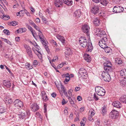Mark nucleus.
<instances>
[{
  "label": "nucleus",
  "mask_w": 126,
  "mask_h": 126,
  "mask_svg": "<svg viewBox=\"0 0 126 126\" xmlns=\"http://www.w3.org/2000/svg\"><path fill=\"white\" fill-rule=\"evenodd\" d=\"M24 46L26 49V52L29 56L31 58H32L33 57L32 52L30 47L26 44H24Z\"/></svg>",
  "instance_id": "10"
},
{
  "label": "nucleus",
  "mask_w": 126,
  "mask_h": 126,
  "mask_svg": "<svg viewBox=\"0 0 126 126\" xmlns=\"http://www.w3.org/2000/svg\"><path fill=\"white\" fill-rule=\"evenodd\" d=\"M63 66V65L62 63L60 64H59V65L57 66L58 68H60L62 67Z\"/></svg>",
  "instance_id": "56"
},
{
  "label": "nucleus",
  "mask_w": 126,
  "mask_h": 126,
  "mask_svg": "<svg viewBox=\"0 0 126 126\" xmlns=\"http://www.w3.org/2000/svg\"><path fill=\"white\" fill-rule=\"evenodd\" d=\"M93 23L94 25L98 26L100 24V21L99 18H95L93 20Z\"/></svg>",
  "instance_id": "24"
},
{
  "label": "nucleus",
  "mask_w": 126,
  "mask_h": 126,
  "mask_svg": "<svg viewBox=\"0 0 126 126\" xmlns=\"http://www.w3.org/2000/svg\"><path fill=\"white\" fill-rule=\"evenodd\" d=\"M101 30L99 28H96V32L99 33L100 32Z\"/></svg>",
  "instance_id": "62"
},
{
  "label": "nucleus",
  "mask_w": 126,
  "mask_h": 126,
  "mask_svg": "<svg viewBox=\"0 0 126 126\" xmlns=\"http://www.w3.org/2000/svg\"><path fill=\"white\" fill-rule=\"evenodd\" d=\"M37 64V60H34L33 63L32 65L34 67H36Z\"/></svg>",
  "instance_id": "51"
},
{
  "label": "nucleus",
  "mask_w": 126,
  "mask_h": 126,
  "mask_svg": "<svg viewBox=\"0 0 126 126\" xmlns=\"http://www.w3.org/2000/svg\"><path fill=\"white\" fill-rule=\"evenodd\" d=\"M104 70L109 71V72H113V69L112 67V65L110 61H107L104 63Z\"/></svg>",
  "instance_id": "2"
},
{
  "label": "nucleus",
  "mask_w": 126,
  "mask_h": 126,
  "mask_svg": "<svg viewBox=\"0 0 126 126\" xmlns=\"http://www.w3.org/2000/svg\"><path fill=\"white\" fill-rule=\"evenodd\" d=\"M62 77L63 78L65 77L66 78H67L69 79V78H70V75L68 73L65 74H63L62 75Z\"/></svg>",
  "instance_id": "40"
},
{
  "label": "nucleus",
  "mask_w": 126,
  "mask_h": 126,
  "mask_svg": "<svg viewBox=\"0 0 126 126\" xmlns=\"http://www.w3.org/2000/svg\"><path fill=\"white\" fill-rule=\"evenodd\" d=\"M58 58V57L57 56L54 57L52 59L53 61H55L56 60H57Z\"/></svg>",
  "instance_id": "58"
},
{
  "label": "nucleus",
  "mask_w": 126,
  "mask_h": 126,
  "mask_svg": "<svg viewBox=\"0 0 126 126\" xmlns=\"http://www.w3.org/2000/svg\"><path fill=\"white\" fill-rule=\"evenodd\" d=\"M61 88L62 91H63L64 95L66 97H68L67 92L66 91V90L65 87L62 84H61Z\"/></svg>",
  "instance_id": "25"
},
{
  "label": "nucleus",
  "mask_w": 126,
  "mask_h": 126,
  "mask_svg": "<svg viewBox=\"0 0 126 126\" xmlns=\"http://www.w3.org/2000/svg\"><path fill=\"white\" fill-rule=\"evenodd\" d=\"M33 27L37 30L38 31V35L40 39V36H41V37H42V38H43L44 37V36H43V34L40 31L39 28L37 26L35 25V24L34 25V26H33Z\"/></svg>",
  "instance_id": "21"
},
{
  "label": "nucleus",
  "mask_w": 126,
  "mask_h": 126,
  "mask_svg": "<svg viewBox=\"0 0 126 126\" xmlns=\"http://www.w3.org/2000/svg\"><path fill=\"white\" fill-rule=\"evenodd\" d=\"M120 75L122 77L126 79V69L122 70L120 71Z\"/></svg>",
  "instance_id": "23"
},
{
  "label": "nucleus",
  "mask_w": 126,
  "mask_h": 126,
  "mask_svg": "<svg viewBox=\"0 0 126 126\" xmlns=\"http://www.w3.org/2000/svg\"><path fill=\"white\" fill-rule=\"evenodd\" d=\"M3 39L4 40V41L6 42L8 44H9L10 45H12V44H11V42L9 40H8V39Z\"/></svg>",
  "instance_id": "49"
},
{
  "label": "nucleus",
  "mask_w": 126,
  "mask_h": 126,
  "mask_svg": "<svg viewBox=\"0 0 126 126\" xmlns=\"http://www.w3.org/2000/svg\"><path fill=\"white\" fill-rule=\"evenodd\" d=\"M25 112V111H22L18 114L19 117L20 119H23L26 116Z\"/></svg>",
  "instance_id": "29"
},
{
  "label": "nucleus",
  "mask_w": 126,
  "mask_h": 126,
  "mask_svg": "<svg viewBox=\"0 0 126 126\" xmlns=\"http://www.w3.org/2000/svg\"><path fill=\"white\" fill-rule=\"evenodd\" d=\"M80 45L83 47H86L88 44V40L86 37H80L79 40Z\"/></svg>",
  "instance_id": "4"
},
{
  "label": "nucleus",
  "mask_w": 126,
  "mask_h": 126,
  "mask_svg": "<svg viewBox=\"0 0 126 126\" xmlns=\"http://www.w3.org/2000/svg\"><path fill=\"white\" fill-rule=\"evenodd\" d=\"M43 21V22L45 23H47V21L45 18H42Z\"/></svg>",
  "instance_id": "60"
},
{
  "label": "nucleus",
  "mask_w": 126,
  "mask_h": 126,
  "mask_svg": "<svg viewBox=\"0 0 126 126\" xmlns=\"http://www.w3.org/2000/svg\"><path fill=\"white\" fill-rule=\"evenodd\" d=\"M93 47L91 43H90L89 41L88 45L87 46V48L86 50V52H91L92 50Z\"/></svg>",
  "instance_id": "16"
},
{
  "label": "nucleus",
  "mask_w": 126,
  "mask_h": 126,
  "mask_svg": "<svg viewBox=\"0 0 126 126\" xmlns=\"http://www.w3.org/2000/svg\"><path fill=\"white\" fill-rule=\"evenodd\" d=\"M91 12L95 15L98 13L99 10V7L96 6H93L91 9Z\"/></svg>",
  "instance_id": "14"
},
{
  "label": "nucleus",
  "mask_w": 126,
  "mask_h": 126,
  "mask_svg": "<svg viewBox=\"0 0 126 126\" xmlns=\"http://www.w3.org/2000/svg\"><path fill=\"white\" fill-rule=\"evenodd\" d=\"M44 112L45 113L47 112V106L46 105H45L44 106Z\"/></svg>",
  "instance_id": "54"
},
{
  "label": "nucleus",
  "mask_w": 126,
  "mask_h": 126,
  "mask_svg": "<svg viewBox=\"0 0 126 126\" xmlns=\"http://www.w3.org/2000/svg\"><path fill=\"white\" fill-rule=\"evenodd\" d=\"M107 109L105 106H104L102 108V113L103 114H105L106 112Z\"/></svg>",
  "instance_id": "43"
},
{
  "label": "nucleus",
  "mask_w": 126,
  "mask_h": 126,
  "mask_svg": "<svg viewBox=\"0 0 126 126\" xmlns=\"http://www.w3.org/2000/svg\"><path fill=\"white\" fill-rule=\"evenodd\" d=\"M14 106L18 109L22 108L23 106V102L18 99H16L14 102Z\"/></svg>",
  "instance_id": "7"
},
{
  "label": "nucleus",
  "mask_w": 126,
  "mask_h": 126,
  "mask_svg": "<svg viewBox=\"0 0 126 126\" xmlns=\"http://www.w3.org/2000/svg\"><path fill=\"white\" fill-rule=\"evenodd\" d=\"M2 18L4 20H7L10 18V17L8 15H4L2 16Z\"/></svg>",
  "instance_id": "35"
},
{
  "label": "nucleus",
  "mask_w": 126,
  "mask_h": 126,
  "mask_svg": "<svg viewBox=\"0 0 126 126\" xmlns=\"http://www.w3.org/2000/svg\"><path fill=\"white\" fill-rule=\"evenodd\" d=\"M82 29L83 32L86 33V35L89 37H90L89 33L90 27L89 26L86 24H84L82 26Z\"/></svg>",
  "instance_id": "9"
},
{
  "label": "nucleus",
  "mask_w": 126,
  "mask_h": 126,
  "mask_svg": "<svg viewBox=\"0 0 126 126\" xmlns=\"http://www.w3.org/2000/svg\"><path fill=\"white\" fill-rule=\"evenodd\" d=\"M124 9L123 7L118 6H115L113 8V12L115 13H120L122 12Z\"/></svg>",
  "instance_id": "11"
},
{
  "label": "nucleus",
  "mask_w": 126,
  "mask_h": 126,
  "mask_svg": "<svg viewBox=\"0 0 126 126\" xmlns=\"http://www.w3.org/2000/svg\"><path fill=\"white\" fill-rule=\"evenodd\" d=\"M112 105L114 107L117 108H121L122 106L121 103L118 101H116L112 103Z\"/></svg>",
  "instance_id": "18"
},
{
  "label": "nucleus",
  "mask_w": 126,
  "mask_h": 126,
  "mask_svg": "<svg viewBox=\"0 0 126 126\" xmlns=\"http://www.w3.org/2000/svg\"><path fill=\"white\" fill-rule=\"evenodd\" d=\"M80 89V88L79 87H76L75 88V91L76 92L79 91Z\"/></svg>",
  "instance_id": "61"
},
{
  "label": "nucleus",
  "mask_w": 126,
  "mask_h": 126,
  "mask_svg": "<svg viewBox=\"0 0 126 126\" xmlns=\"http://www.w3.org/2000/svg\"><path fill=\"white\" fill-rule=\"evenodd\" d=\"M63 3L62 0H55L54 4L57 7H60L62 6Z\"/></svg>",
  "instance_id": "15"
},
{
  "label": "nucleus",
  "mask_w": 126,
  "mask_h": 126,
  "mask_svg": "<svg viewBox=\"0 0 126 126\" xmlns=\"http://www.w3.org/2000/svg\"><path fill=\"white\" fill-rule=\"evenodd\" d=\"M64 3L68 5H71L73 3L72 0H63Z\"/></svg>",
  "instance_id": "26"
},
{
  "label": "nucleus",
  "mask_w": 126,
  "mask_h": 126,
  "mask_svg": "<svg viewBox=\"0 0 126 126\" xmlns=\"http://www.w3.org/2000/svg\"><path fill=\"white\" fill-rule=\"evenodd\" d=\"M21 29L22 33L26 32L27 29L25 28H22Z\"/></svg>",
  "instance_id": "59"
},
{
  "label": "nucleus",
  "mask_w": 126,
  "mask_h": 126,
  "mask_svg": "<svg viewBox=\"0 0 126 126\" xmlns=\"http://www.w3.org/2000/svg\"><path fill=\"white\" fill-rule=\"evenodd\" d=\"M104 125L105 126H110V122L109 120H106L104 122Z\"/></svg>",
  "instance_id": "33"
},
{
  "label": "nucleus",
  "mask_w": 126,
  "mask_h": 126,
  "mask_svg": "<svg viewBox=\"0 0 126 126\" xmlns=\"http://www.w3.org/2000/svg\"><path fill=\"white\" fill-rule=\"evenodd\" d=\"M119 100L122 103H126V95L122 96L120 98Z\"/></svg>",
  "instance_id": "28"
},
{
  "label": "nucleus",
  "mask_w": 126,
  "mask_h": 126,
  "mask_svg": "<svg viewBox=\"0 0 126 126\" xmlns=\"http://www.w3.org/2000/svg\"><path fill=\"white\" fill-rule=\"evenodd\" d=\"M13 102V100L11 98H9V99L8 100L7 102L9 104H11Z\"/></svg>",
  "instance_id": "53"
},
{
  "label": "nucleus",
  "mask_w": 126,
  "mask_h": 126,
  "mask_svg": "<svg viewBox=\"0 0 126 126\" xmlns=\"http://www.w3.org/2000/svg\"><path fill=\"white\" fill-rule=\"evenodd\" d=\"M28 22L32 26H34V25L35 24L31 20H28Z\"/></svg>",
  "instance_id": "50"
},
{
  "label": "nucleus",
  "mask_w": 126,
  "mask_h": 126,
  "mask_svg": "<svg viewBox=\"0 0 126 126\" xmlns=\"http://www.w3.org/2000/svg\"><path fill=\"white\" fill-rule=\"evenodd\" d=\"M94 100L96 101H97L99 99V98L98 97L97 95L95 93H94Z\"/></svg>",
  "instance_id": "48"
},
{
  "label": "nucleus",
  "mask_w": 126,
  "mask_h": 126,
  "mask_svg": "<svg viewBox=\"0 0 126 126\" xmlns=\"http://www.w3.org/2000/svg\"><path fill=\"white\" fill-rule=\"evenodd\" d=\"M6 111V109L5 107H4L3 106H0V113H3Z\"/></svg>",
  "instance_id": "34"
},
{
  "label": "nucleus",
  "mask_w": 126,
  "mask_h": 126,
  "mask_svg": "<svg viewBox=\"0 0 126 126\" xmlns=\"http://www.w3.org/2000/svg\"><path fill=\"white\" fill-rule=\"evenodd\" d=\"M57 37L62 42L63 45H64V44H65V40L63 36L58 34L57 35Z\"/></svg>",
  "instance_id": "20"
},
{
  "label": "nucleus",
  "mask_w": 126,
  "mask_h": 126,
  "mask_svg": "<svg viewBox=\"0 0 126 126\" xmlns=\"http://www.w3.org/2000/svg\"><path fill=\"white\" fill-rule=\"evenodd\" d=\"M77 100L79 101H80L81 100L82 98L80 96H78L77 97Z\"/></svg>",
  "instance_id": "63"
},
{
  "label": "nucleus",
  "mask_w": 126,
  "mask_h": 126,
  "mask_svg": "<svg viewBox=\"0 0 126 126\" xmlns=\"http://www.w3.org/2000/svg\"><path fill=\"white\" fill-rule=\"evenodd\" d=\"M68 98L69 101L71 104L73 106V105L74 104V102L73 100L71 98V97L70 96H68Z\"/></svg>",
  "instance_id": "37"
},
{
  "label": "nucleus",
  "mask_w": 126,
  "mask_h": 126,
  "mask_svg": "<svg viewBox=\"0 0 126 126\" xmlns=\"http://www.w3.org/2000/svg\"><path fill=\"white\" fill-rule=\"evenodd\" d=\"M86 70L84 68H80L79 71L78 76L79 78L83 79L86 78L87 74Z\"/></svg>",
  "instance_id": "3"
},
{
  "label": "nucleus",
  "mask_w": 126,
  "mask_h": 126,
  "mask_svg": "<svg viewBox=\"0 0 126 126\" xmlns=\"http://www.w3.org/2000/svg\"><path fill=\"white\" fill-rule=\"evenodd\" d=\"M65 53L67 56L70 55L72 54V51L70 48H67L65 49Z\"/></svg>",
  "instance_id": "27"
},
{
  "label": "nucleus",
  "mask_w": 126,
  "mask_h": 126,
  "mask_svg": "<svg viewBox=\"0 0 126 126\" xmlns=\"http://www.w3.org/2000/svg\"><path fill=\"white\" fill-rule=\"evenodd\" d=\"M15 39L16 41L19 42L20 40V37H16L15 38Z\"/></svg>",
  "instance_id": "64"
},
{
  "label": "nucleus",
  "mask_w": 126,
  "mask_h": 126,
  "mask_svg": "<svg viewBox=\"0 0 126 126\" xmlns=\"http://www.w3.org/2000/svg\"><path fill=\"white\" fill-rule=\"evenodd\" d=\"M84 59L88 62H90L91 61V58L88 54H85L84 56Z\"/></svg>",
  "instance_id": "30"
},
{
  "label": "nucleus",
  "mask_w": 126,
  "mask_h": 126,
  "mask_svg": "<svg viewBox=\"0 0 126 126\" xmlns=\"http://www.w3.org/2000/svg\"><path fill=\"white\" fill-rule=\"evenodd\" d=\"M42 97L43 101L44 102H46L47 101L48 99L47 95L44 96H42Z\"/></svg>",
  "instance_id": "38"
},
{
  "label": "nucleus",
  "mask_w": 126,
  "mask_h": 126,
  "mask_svg": "<svg viewBox=\"0 0 126 126\" xmlns=\"http://www.w3.org/2000/svg\"><path fill=\"white\" fill-rule=\"evenodd\" d=\"M87 121V119L85 117H84L80 122V125L81 126H84L85 123Z\"/></svg>",
  "instance_id": "31"
},
{
  "label": "nucleus",
  "mask_w": 126,
  "mask_h": 126,
  "mask_svg": "<svg viewBox=\"0 0 126 126\" xmlns=\"http://www.w3.org/2000/svg\"><path fill=\"white\" fill-rule=\"evenodd\" d=\"M108 39L107 38H102L99 42L98 44L100 47L103 48H104L106 47Z\"/></svg>",
  "instance_id": "6"
},
{
  "label": "nucleus",
  "mask_w": 126,
  "mask_h": 126,
  "mask_svg": "<svg viewBox=\"0 0 126 126\" xmlns=\"http://www.w3.org/2000/svg\"><path fill=\"white\" fill-rule=\"evenodd\" d=\"M118 111L114 110H112L109 114V117L112 119L117 118L118 116Z\"/></svg>",
  "instance_id": "8"
},
{
  "label": "nucleus",
  "mask_w": 126,
  "mask_h": 126,
  "mask_svg": "<svg viewBox=\"0 0 126 126\" xmlns=\"http://www.w3.org/2000/svg\"><path fill=\"white\" fill-rule=\"evenodd\" d=\"M26 25L27 26V28L28 29L31 31L32 32L33 30V29L28 24L26 23Z\"/></svg>",
  "instance_id": "41"
},
{
  "label": "nucleus",
  "mask_w": 126,
  "mask_h": 126,
  "mask_svg": "<svg viewBox=\"0 0 126 126\" xmlns=\"http://www.w3.org/2000/svg\"><path fill=\"white\" fill-rule=\"evenodd\" d=\"M113 72H110L109 71L104 70L102 72L101 74L103 79L106 81L109 82L111 79L110 76L111 73Z\"/></svg>",
  "instance_id": "1"
},
{
  "label": "nucleus",
  "mask_w": 126,
  "mask_h": 126,
  "mask_svg": "<svg viewBox=\"0 0 126 126\" xmlns=\"http://www.w3.org/2000/svg\"><path fill=\"white\" fill-rule=\"evenodd\" d=\"M40 39L41 43L45 47V49L47 52H49V50L48 48V47L47 45V41L45 40V38L44 37L42 38V37L41 36L40 37Z\"/></svg>",
  "instance_id": "12"
},
{
  "label": "nucleus",
  "mask_w": 126,
  "mask_h": 126,
  "mask_svg": "<svg viewBox=\"0 0 126 126\" xmlns=\"http://www.w3.org/2000/svg\"><path fill=\"white\" fill-rule=\"evenodd\" d=\"M104 49H105V52L107 53H109L111 49V48L110 47L107 46H106V47Z\"/></svg>",
  "instance_id": "36"
},
{
  "label": "nucleus",
  "mask_w": 126,
  "mask_h": 126,
  "mask_svg": "<svg viewBox=\"0 0 126 126\" xmlns=\"http://www.w3.org/2000/svg\"><path fill=\"white\" fill-rule=\"evenodd\" d=\"M17 24V22L16 21H12L10 23V25L13 26H16Z\"/></svg>",
  "instance_id": "44"
},
{
  "label": "nucleus",
  "mask_w": 126,
  "mask_h": 126,
  "mask_svg": "<svg viewBox=\"0 0 126 126\" xmlns=\"http://www.w3.org/2000/svg\"><path fill=\"white\" fill-rule=\"evenodd\" d=\"M26 66H27V68H28L29 69H30L32 68V65L29 63L26 64Z\"/></svg>",
  "instance_id": "46"
},
{
  "label": "nucleus",
  "mask_w": 126,
  "mask_h": 126,
  "mask_svg": "<svg viewBox=\"0 0 126 126\" xmlns=\"http://www.w3.org/2000/svg\"><path fill=\"white\" fill-rule=\"evenodd\" d=\"M3 32L4 33L7 35H9L10 34V32L9 31L6 29H4L3 31Z\"/></svg>",
  "instance_id": "42"
},
{
  "label": "nucleus",
  "mask_w": 126,
  "mask_h": 126,
  "mask_svg": "<svg viewBox=\"0 0 126 126\" xmlns=\"http://www.w3.org/2000/svg\"><path fill=\"white\" fill-rule=\"evenodd\" d=\"M73 91V90L72 89H70L68 91V93L69 94L68 96H70V97L72 96V92Z\"/></svg>",
  "instance_id": "45"
},
{
  "label": "nucleus",
  "mask_w": 126,
  "mask_h": 126,
  "mask_svg": "<svg viewBox=\"0 0 126 126\" xmlns=\"http://www.w3.org/2000/svg\"><path fill=\"white\" fill-rule=\"evenodd\" d=\"M115 61L116 62V63L119 64H122V63L121 59L119 58L117 59Z\"/></svg>",
  "instance_id": "39"
},
{
  "label": "nucleus",
  "mask_w": 126,
  "mask_h": 126,
  "mask_svg": "<svg viewBox=\"0 0 126 126\" xmlns=\"http://www.w3.org/2000/svg\"><path fill=\"white\" fill-rule=\"evenodd\" d=\"M3 84L4 86L7 88H9L11 85L10 82L7 80H4L3 81Z\"/></svg>",
  "instance_id": "17"
},
{
  "label": "nucleus",
  "mask_w": 126,
  "mask_h": 126,
  "mask_svg": "<svg viewBox=\"0 0 126 126\" xmlns=\"http://www.w3.org/2000/svg\"><path fill=\"white\" fill-rule=\"evenodd\" d=\"M97 36L102 38H104V37L107 38V36L105 32L102 30H101L100 33H97Z\"/></svg>",
  "instance_id": "19"
},
{
  "label": "nucleus",
  "mask_w": 126,
  "mask_h": 126,
  "mask_svg": "<svg viewBox=\"0 0 126 126\" xmlns=\"http://www.w3.org/2000/svg\"><path fill=\"white\" fill-rule=\"evenodd\" d=\"M30 108L32 111L34 112L37 111L39 109V106L37 104L34 103L31 104Z\"/></svg>",
  "instance_id": "13"
},
{
  "label": "nucleus",
  "mask_w": 126,
  "mask_h": 126,
  "mask_svg": "<svg viewBox=\"0 0 126 126\" xmlns=\"http://www.w3.org/2000/svg\"><path fill=\"white\" fill-rule=\"evenodd\" d=\"M73 15L76 18L79 17L81 16V12L79 10H78L75 11Z\"/></svg>",
  "instance_id": "22"
},
{
  "label": "nucleus",
  "mask_w": 126,
  "mask_h": 126,
  "mask_svg": "<svg viewBox=\"0 0 126 126\" xmlns=\"http://www.w3.org/2000/svg\"><path fill=\"white\" fill-rule=\"evenodd\" d=\"M93 116H91V115H89L88 119V120L90 121L93 122L94 121V120L92 118Z\"/></svg>",
  "instance_id": "47"
},
{
  "label": "nucleus",
  "mask_w": 126,
  "mask_h": 126,
  "mask_svg": "<svg viewBox=\"0 0 126 126\" xmlns=\"http://www.w3.org/2000/svg\"><path fill=\"white\" fill-rule=\"evenodd\" d=\"M37 55L38 57V58L40 59H42V55L40 52V53H39L38 54H37Z\"/></svg>",
  "instance_id": "55"
},
{
  "label": "nucleus",
  "mask_w": 126,
  "mask_h": 126,
  "mask_svg": "<svg viewBox=\"0 0 126 126\" xmlns=\"http://www.w3.org/2000/svg\"><path fill=\"white\" fill-rule=\"evenodd\" d=\"M99 2L101 4L104 6H106L108 3V1L106 0H100Z\"/></svg>",
  "instance_id": "32"
},
{
  "label": "nucleus",
  "mask_w": 126,
  "mask_h": 126,
  "mask_svg": "<svg viewBox=\"0 0 126 126\" xmlns=\"http://www.w3.org/2000/svg\"><path fill=\"white\" fill-rule=\"evenodd\" d=\"M95 91L97 93V95L99 96H104L105 93V91L103 88L99 86H98L95 88Z\"/></svg>",
  "instance_id": "5"
},
{
  "label": "nucleus",
  "mask_w": 126,
  "mask_h": 126,
  "mask_svg": "<svg viewBox=\"0 0 126 126\" xmlns=\"http://www.w3.org/2000/svg\"><path fill=\"white\" fill-rule=\"evenodd\" d=\"M35 43L36 44V45H35V47L37 48V50H39V48H40V47L37 45V44L36 42H35Z\"/></svg>",
  "instance_id": "52"
},
{
  "label": "nucleus",
  "mask_w": 126,
  "mask_h": 126,
  "mask_svg": "<svg viewBox=\"0 0 126 126\" xmlns=\"http://www.w3.org/2000/svg\"><path fill=\"white\" fill-rule=\"evenodd\" d=\"M69 118L71 119H73V114L72 113H71L70 115Z\"/></svg>",
  "instance_id": "57"
}]
</instances>
